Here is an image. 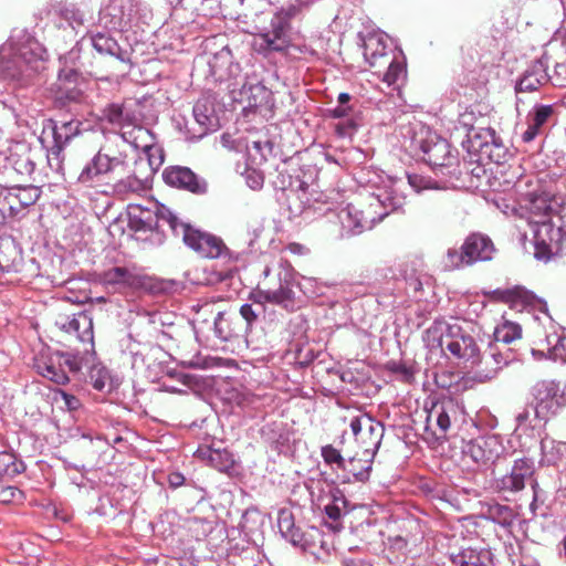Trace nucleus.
Here are the masks:
<instances>
[{"label": "nucleus", "instance_id": "nucleus-56", "mask_svg": "<svg viewBox=\"0 0 566 566\" xmlns=\"http://www.w3.org/2000/svg\"><path fill=\"white\" fill-rule=\"evenodd\" d=\"M59 397H60L61 401L63 402L64 407H65L67 410H70V411H72V410H76V409H78V408H80V406H81L80 400H78L75 396H73V395H71V394H67V392H66V391H64V390H61V389H60V390H56V391H55L54 399H55L56 401H59Z\"/></svg>", "mask_w": 566, "mask_h": 566}, {"label": "nucleus", "instance_id": "nucleus-47", "mask_svg": "<svg viewBox=\"0 0 566 566\" xmlns=\"http://www.w3.org/2000/svg\"><path fill=\"white\" fill-rule=\"evenodd\" d=\"M481 452L483 453L484 463L494 462L499 458L501 446L496 437H480L478 438Z\"/></svg>", "mask_w": 566, "mask_h": 566}, {"label": "nucleus", "instance_id": "nucleus-32", "mask_svg": "<svg viewBox=\"0 0 566 566\" xmlns=\"http://www.w3.org/2000/svg\"><path fill=\"white\" fill-rule=\"evenodd\" d=\"M197 455L221 472L231 469L234 463L232 453L226 449L203 447L197 450Z\"/></svg>", "mask_w": 566, "mask_h": 566}, {"label": "nucleus", "instance_id": "nucleus-39", "mask_svg": "<svg viewBox=\"0 0 566 566\" xmlns=\"http://www.w3.org/2000/svg\"><path fill=\"white\" fill-rule=\"evenodd\" d=\"M22 209L13 187L0 192V223H4L8 218L17 217Z\"/></svg>", "mask_w": 566, "mask_h": 566}, {"label": "nucleus", "instance_id": "nucleus-27", "mask_svg": "<svg viewBox=\"0 0 566 566\" xmlns=\"http://www.w3.org/2000/svg\"><path fill=\"white\" fill-rule=\"evenodd\" d=\"M326 496L328 502L324 511L326 516L333 522H339L343 516L354 510V505H352L344 492L338 488H332Z\"/></svg>", "mask_w": 566, "mask_h": 566}, {"label": "nucleus", "instance_id": "nucleus-22", "mask_svg": "<svg viewBox=\"0 0 566 566\" xmlns=\"http://www.w3.org/2000/svg\"><path fill=\"white\" fill-rule=\"evenodd\" d=\"M460 413V407L453 399H443L434 402L428 410L427 422L434 423L440 431L439 437H444L452 421H455Z\"/></svg>", "mask_w": 566, "mask_h": 566}, {"label": "nucleus", "instance_id": "nucleus-15", "mask_svg": "<svg viewBox=\"0 0 566 566\" xmlns=\"http://www.w3.org/2000/svg\"><path fill=\"white\" fill-rule=\"evenodd\" d=\"M294 19L281 10L271 20V30L259 34L255 44L261 51H282L287 44V33L290 30V20Z\"/></svg>", "mask_w": 566, "mask_h": 566}, {"label": "nucleus", "instance_id": "nucleus-63", "mask_svg": "<svg viewBox=\"0 0 566 566\" xmlns=\"http://www.w3.org/2000/svg\"><path fill=\"white\" fill-rule=\"evenodd\" d=\"M13 464V455L11 453L0 452V474H7L9 468Z\"/></svg>", "mask_w": 566, "mask_h": 566}, {"label": "nucleus", "instance_id": "nucleus-53", "mask_svg": "<svg viewBox=\"0 0 566 566\" xmlns=\"http://www.w3.org/2000/svg\"><path fill=\"white\" fill-rule=\"evenodd\" d=\"M462 452L465 457H469L475 464H485L478 439L465 442V444L462 448Z\"/></svg>", "mask_w": 566, "mask_h": 566}, {"label": "nucleus", "instance_id": "nucleus-52", "mask_svg": "<svg viewBox=\"0 0 566 566\" xmlns=\"http://www.w3.org/2000/svg\"><path fill=\"white\" fill-rule=\"evenodd\" d=\"M385 64L387 65V71L384 75L385 82H387L389 85L395 84L403 74L405 69L403 65L396 61V60H386Z\"/></svg>", "mask_w": 566, "mask_h": 566}, {"label": "nucleus", "instance_id": "nucleus-12", "mask_svg": "<svg viewBox=\"0 0 566 566\" xmlns=\"http://www.w3.org/2000/svg\"><path fill=\"white\" fill-rule=\"evenodd\" d=\"M349 427L364 455H375L384 437V426L367 415L352 418Z\"/></svg>", "mask_w": 566, "mask_h": 566}, {"label": "nucleus", "instance_id": "nucleus-31", "mask_svg": "<svg viewBox=\"0 0 566 566\" xmlns=\"http://www.w3.org/2000/svg\"><path fill=\"white\" fill-rule=\"evenodd\" d=\"M7 168L12 169L21 177H30L35 170L31 151L24 146L11 151L7 158Z\"/></svg>", "mask_w": 566, "mask_h": 566}, {"label": "nucleus", "instance_id": "nucleus-8", "mask_svg": "<svg viewBox=\"0 0 566 566\" xmlns=\"http://www.w3.org/2000/svg\"><path fill=\"white\" fill-rule=\"evenodd\" d=\"M535 463L530 458H520L514 460L511 470L495 481V486L501 492L517 493L526 485L533 491V502L531 509L534 510L538 496V483L535 476Z\"/></svg>", "mask_w": 566, "mask_h": 566}, {"label": "nucleus", "instance_id": "nucleus-45", "mask_svg": "<svg viewBox=\"0 0 566 566\" xmlns=\"http://www.w3.org/2000/svg\"><path fill=\"white\" fill-rule=\"evenodd\" d=\"M546 342L548 345V358L566 363V336L553 334L547 336Z\"/></svg>", "mask_w": 566, "mask_h": 566}, {"label": "nucleus", "instance_id": "nucleus-1", "mask_svg": "<svg viewBox=\"0 0 566 566\" xmlns=\"http://www.w3.org/2000/svg\"><path fill=\"white\" fill-rule=\"evenodd\" d=\"M424 340L431 349L449 350L455 358L470 363L480 361V348L475 339L459 324L437 319L426 331Z\"/></svg>", "mask_w": 566, "mask_h": 566}, {"label": "nucleus", "instance_id": "nucleus-23", "mask_svg": "<svg viewBox=\"0 0 566 566\" xmlns=\"http://www.w3.org/2000/svg\"><path fill=\"white\" fill-rule=\"evenodd\" d=\"M514 357L510 350H502L499 345L491 344L489 352L480 356L478 365L483 366L480 373L484 378L492 379L500 369L506 366Z\"/></svg>", "mask_w": 566, "mask_h": 566}, {"label": "nucleus", "instance_id": "nucleus-58", "mask_svg": "<svg viewBox=\"0 0 566 566\" xmlns=\"http://www.w3.org/2000/svg\"><path fill=\"white\" fill-rule=\"evenodd\" d=\"M226 323H227V319L224 317V313L223 312H219L214 318V333L216 335L221 338V339H229L231 334L230 332L226 328Z\"/></svg>", "mask_w": 566, "mask_h": 566}, {"label": "nucleus", "instance_id": "nucleus-17", "mask_svg": "<svg viewBox=\"0 0 566 566\" xmlns=\"http://www.w3.org/2000/svg\"><path fill=\"white\" fill-rule=\"evenodd\" d=\"M163 179L170 187L187 190L195 195L206 193L208 187L203 178L184 166L166 167L163 171Z\"/></svg>", "mask_w": 566, "mask_h": 566}, {"label": "nucleus", "instance_id": "nucleus-42", "mask_svg": "<svg viewBox=\"0 0 566 566\" xmlns=\"http://www.w3.org/2000/svg\"><path fill=\"white\" fill-rule=\"evenodd\" d=\"M102 280L105 284L116 285H134L136 283V276L129 272L126 268L115 266L105 271L102 275Z\"/></svg>", "mask_w": 566, "mask_h": 566}, {"label": "nucleus", "instance_id": "nucleus-21", "mask_svg": "<svg viewBox=\"0 0 566 566\" xmlns=\"http://www.w3.org/2000/svg\"><path fill=\"white\" fill-rule=\"evenodd\" d=\"M127 175L124 178H119L113 185V193L120 198H126L130 195H140L148 189V177L144 170H140L137 166H129L127 170H123L119 176Z\"/></svg>", "mask_w": 566, "mask_h": 566}, {"label": "nucleus", "instance_id": "nucleus-6", "mask_svg": "<svg viewBox=\"0 0 566 566\" xmlns=\"http://www.w3.org/2000/svg\"><path fill=\"white\" fill-rule=\"evenodd\" d=\"M176 223H180V220L165 206L157 208L155 212L140 207H136L129 212L130 229L136 232H150L147 240L158 245L165 241L163 227L167 224L172 231Z\"/></svg>", "mask_w": 566, "mask_h": 566}, {"label": "nucleus", "instance_id": "nucleus-18", "mask_svg": "<svg viewBox=\"0 0 566 566\" xmlns=\"http://www.w3.org/2000/svg\"><path fill=\"white\" fill-rule=\"evenodd\" d=\"M338 220L342 227V237H352L371 229L378 221L369 210L363 211L354 205H348L338 212Z\"/></svg>", "mask_w": 566, "mask_h": 566}, {"label": "nucleus", "instance_id": "nucleus-64", "mask_svg": "<svg viewBox=\"0 0 566 566\" xmlns=\"http://www.w3.org/2000/svg\"><path fill=\"white\" fill-rule=\"evenodd\" d=\"M108 120L113 124H120L123 119V108L119 105H112L108 108Z\"/></svg>", "mask_w": 566, "mask_h": 566}, {"label": "nucleus", "instance_id": "nucleus-25", "mask_svg": "<svg viewBox=\"0 0 566 566\" xmlns=\"http://www.w3.org/2000/svg\"><path fill=\"white\" fill-rule=\"evenodd\" d=\"M128 158L132 160V166H137L151 178L164 163V153L163 149L155 144L147 151L128 154Z\"/></svg>", "mask_w": 566, "mask_h": 566}, {"label": "nucleus", "instance_id": "nucleus-11", "mask_svg": "<svg viewBox=\"0 0 566 566\" xmlns=\"http://www.w3.org/2000/svg\"><path fill=\"white\" fill-rule=\"evenodd\" d=\"M34 367L41 376L57 385L69 382L70 378L67 371L75 374L81 369L80 361L76 357L59 352L50 355L48 358L41 357L35 359Z\"/></svg>", "mask_w": 566, "mask_h": 566}, {"label": "nucleus", "instance_id": "nucleus-44", "mask_svg": "<svg viewBox=\"0 0 566 566\" xmlns=\"http://www.w3.org/2000/svg\"><path fill=\"white\" fill-rule=\"evenodd\" d=\"M128 134L132 137L133 147L136 150L140 149L142 153L147 151L156 144L153 133L142 126L134 127Z\"/></svg>", "mask_w": 566, "mask_h": 566}, {"label": "nucleus", "instance_id": "nucleus-9", "mask_svg": "<svg viewBox=\"0 0 566 566\" xmlns=\"http://www.w3.org/2000/svg\"><path fill=\"white\" fill-rule=\"evenodd\" d=\"M533 238L535 259L546 263L562 253L566 232L552 221H536Z\"/></svg>", "mask_w": 566, "mask_h": 566}, {"label": "nucleus", "instance_id": "nucleus-34", "mask_svg": "<svg viewBox=\"0 0 566 566\" xmlns=\"http://www.w3.org/2000/svg\"><path fill=\"white\" fill-rule=\"evenodd\" d=\"M523 207L535 217H545L554 210L553 197L546 191L530 192L524 198Z\"/></svg>", "mask_w": 566, "mask_h": 566}, {"label": "nucleus", "instance_id": "nucleus-10", "mask_svg": "<svg viewBox=\"0 0 566 566\" xmlns=\"http://www.w3.org/2000/svg\"><path fill=\"white\" fill-rule=\"evenodd\" d=\"M172 233L176 237H181L189 248L205 258H220L227 252V247L220 238L193 229L182 221L172 227Z\"/></svg>", "mask_w": 566, "mask_h": 566}, {"label": "nucleus", "instance_id": "nucleus-24", "mask_svg": "<svg viewBox=\"0 0 566 566\" xmlns=\"http://www.w3.org/2000/svg\"><path fill=\"white\" fill-rule=\"evenodd\" d=\"M554 108L552 105H536L527 116V128L522 134V139L530 143L543 133L544 125L552 117Z\"/></svg>", "mask_w": 566, "mask_h": 566}, {"label": "nucleus", "instance_id": "nucleus-20", "mask_svg": "<svg viewBox=\"0 0 566 566\" xmlns=\"http://www.w3.org/2000/svg\"><path fill=\"white\" fill-rule=\"evenodd\" d=\"M405 182L402 180H395L389 187L381 190L374 197V202L369 203V209L381 207L384 209L378 217L381 221L391 211L400 209L406 202V193L403 192Z\"/></svg>", "mask_w": 566, "mask_h": 566}, {"label": "nucleus", "instance_id": "nucleus-50", "mask_svg": "<svg viewBox=\"0 0 566 566\" xmlns=\"http://www.w3.org/2000/svg\"><path fill=\"white\" fill-rule=\"evenodd\" d=\"M60 17L64 19L73 29L82 27L85 18L84 13L75 4H65L60 8Z\"/></svg>", "mask_w": 566, "mask_h": 566}, {"label": "nucleus", "instance_id": "nucleus-30", "mask_svg": "<svg viewBox=\"0 0 566 566\" xmlns=\"http://www.w3.org/2000/svg\"><path fill=\"white\" fill-rule=\"evenodd\" d=\"M193 117L202 128L200 135L216 130L219 126V120L216 115L213 104L208 98H201L195 104Z\"/></svg>", "mask_w": 566, "mask_h": 566}, {"label": "nucleus", "instance_id": "nucleus-61", "mask_svg": "<svg viewBox=\"0 0 566 566\" xmlns=\"http://www.w3.org/2000/svg\"><path fill=\"white\" fill-rule=\"evenodd\" d=\"M240 315L247 322L248 326H251L259 316V311L254 310L251 304H243L240 307Z\"/></svg>", "mask_w": 566, "mask_h": 566}, {"label": "nucleus", "instance_id": "nucleus-46", "mask_svg": "<svg viewBox=\"0 0 566 566\" xmlns=\"http://www.w3.org/2000/svg\"><path fill=\"white\" fill-rule=\"evenodd\" d=\"M92 44L94 49L102 53V54H109L117 56L119 52V45L117 44V41L113 39L112 36L104 34V33H97L92 38Z\"/></svg>", "mask_w": 566, "mask_h": 566}, {"label": "nucleus", "instance_id": "nucleus-19", "mask_svg": "<svg viewBox=\"0 0 566 566\" xmlns=\"http://www.w3.org/2000/svg\"><path fill=\"white\" fill-rule=\"evenodd\" d=\"M56 325L69 334H75L80 342L93 344V317L88 312L61 315L56 319Z\"/></svg>", "mask_w": 566, "mask_h": 566}, {"label": "nucleus", "instance_id": "nucleus-59", "mask_svg": "<svg viewBox=\"0 0 566 566\" xmlns=\"http://www.w3.org/2000/svg\"><path fill=\"white\" fill-rule=\"evenodd\" d=\"M81 96H82V92L80 90H76L74 87H72V88L65 87V88H63L62 86H60L57 99L63 102V103H66V102H80Z\"/></svg>", "mask_w": 566, "mask_h": 566}, {"label": "nucleus", "instance_id": "nucleus-48", "mask_svg": "<svg viewBox=\"0 0 566 566\" xmlns=\"http://www.w3.org/2000/svg\"><path fill=\"white\" fill-rule=\"evenodd\" d=\"M168 2L191 12L206 14L207 9L212 10L213 4L218 3L219 0H168Z\"/></svg>", "mask_w": 566, "mask_h": 566}, {"label": "nucleus", "instance_id": "nucleus-28", "mask_svg": "<svg viewBox=\"0 0 566 566\" xmlns=\"http://www.w3.org/2000/svg\"><path fill=\"white\" fill-rule=\"evenodd\" d=\"M22 264V253L11 238L0 239V269L4 272H18Z\"/></svg>", "mask_w": 566, "mask_h": 566}, {"label": "nucleus", "instance_id": "nucleus-54", "mask_svg": "<svg viewBox=\"0 0 566 566\" xmlns=\"http://www.w3.org/2000/svg\"><path fill=\"white\" fill-rule=\"evenodd\" d=\"M322 457L327 464H335L338 469H343L345 459L342 457L340 452L333 446L328 444L323 447Z\"/></svg>", "mask_w": 566, "mask_h": 566}, {"label": "nucleus", "instance_id": "nucleus-29", "mask_svg": "<svg viewBox=\"0 0 566 566\" xmlns=\"http://www.w3.org/2000/svg\"><path fill=\"white\" fill-rule=\"evenodd\" d=\"M293 298L294 292L290 289L287 283H281L280 287L276 290L259 291L253 294V300L259 305L260 310L263 307V303L265 302L289 308L293 305Z\"/></svg>", "mask_w": 566, "mask_h": 566}, {"label": "nucleus", "instance_id": "nucleus-40", "mask_svg": "<svg viewBox=\"0 0 566 566\" xmlns=\"http://www.w3.org/2000/svg\"><path fill=\"white\" fill-rule=\"evenodd\" d=\"M279 528L282 535L293 545L300 546L306 543L305 531L296 527L289 514L282 513L279 518Z\"/></svg>", "mask_w": 566, "mask_h": 566}, {"label": "nucleus", "instance_id": "nucleus-51", "mask_svg": "<svg viewBox=\"0 0 566 566\" xmlns=\"http://www.w3.org/2000/svg\"><path fill=\"white\" fill-rule=\"evenodd\" d=\"M63 148L64 146L54 143L46 156L50 169L57 174L63 170Z\"/></svg>", "mask_w": 566, "mask_h": 566}, {"label": "nucleus", "instance_id": "nucleus-13", "mask_svg": "<svg viewBox=\"0 0 566 566\" xmlns=\"http://www.w3.org/2000/svg\"><path fill=\"white\" fill-rule=\"evenodd\" d=\"M138 4V0H109L99 11L98 23L108 30L123 31L130 24Z\"/></svg>", "mask_w": 566, "mask_h": 566}, {"label": "nucleus", "instance_id": "nucleus-62", "mask_svg": "<svg viewBox=\"0 0 566 566\" xmlns=\"http://www.w3.org/2000/svg\"><path fill=\"white\" fill-rule=\"evenodd\" d=\"M261 515L256 510H247L242 515L241 527L245 532H251L253 528L250 526V522H255Z\"/></svg>", "mask_w": 566, "mask_h": 566}, {"label": "nucleus", "instance_id": "nucleus-26", "mask_svg": "<svg viewBox=\"0 0 566 566\" xmlns=\"http://www.w3.org/2000/svg\"><path fill=\"white\" fill-rule=\"evenodd\" d=\"M547 82H549L548 72L544 69L541 59H538L524 72L516 85V91L534 92Z\"/></svg>", "mask_w": 566, "mask_h": 566}, {"label": "nucleus", "instance_id": "nucleus-35", "mask_svg": "<svg viewBox=\"0 0 566 566\" xmlns=\"http://www.w3.org/2000/svg\"><path fill=\"white\" fill-rule=\"evenodd\" d=\"M449 559L452 566H492L489 551L465 548L458 554H451Z\"/></svg>", "mask_w": 566, "mask_h": 566}, {"label": "nucleus", "instance_id": "nucleus-55", "mask_svg": "<svg viewBox=\"0 0 566 566\" xmlns=\"http://www.w3.org/2000/svg\"><path fill=\"white\" fill-rule=\"evenodd\" d=\"M305 539H306V543L304 545H301V547L303 549H312L316 546V544H322L323 543V537H322V534H321V531L317 528V527H308L306 531H305Z\"/></svg>", "mask_w": 566, "mask_h": 566}, {"label": "nucleus", "instance_id": "nucleus-41", "mask_svg": "<svg viewBox=\"0 0 566 566\" xmlns=\"http://www.w3.org/2000/svg\"><path fill=\"white\" fill-rule=\"evenodd\" d=\"M494 343L493 344H502L507 345L512 342L520 339L522 336V328L518 324L505 321L503 324L499 325L494 331Z\"/></svg>", "mask_w": 566, "mask_h": 566}, {"label": "nucleus", "instance_id": "nucleus-14", "mask_svg": "<svg viewBox=\"0 0 566 566\" xmlns=\"http://www.w3.org/2000/svg\"><path fill=\"white\" fill-rule=\"evenodd\" d=\"M422 159L432 168L451 167L457 163V156L450 144L434 133L419 142Z\"/></svg>", "mask_w": 566, "mask_h": 566}, {"label": "nucleus", "instance_id": "nucleus-36", "mask_svg": "<svg viewBox=\"0 0 566 566\" xmlns=\"http://www.w3.org/2000/svg\"><path fill=\"white\" fill-rule=\"evenodd\" d=\"M373 458L374 455H355L348 460H345L342 470L347 472L348 475H352L355 481H366L369 478ZM347 479L350 480L349 476H347Z\"/></svg>", "mask_w": 566, "mask_h": 566}, {"label": "nucleus", "instance_id": "nucleus-38", "mask_svg": "<svg viewBox=\"0 0 566 566\" xmlns=\"http://www.w3.org/2000/svg\"><path fill=\"white\" fill-rule=\"evenodd\" d=\"M82 123L77 119L62 120L53 127V139L55 144L66 146L72 138L81 133Z\"/></svg>", "mask_w": 566, "mask_h": 566}, {"label": "nucleus", "instance_id": "nucleus-4", "mask_svg": "<svg viewBox=\"0 0 566 566\" xmlns=\"http://www.w3.org/2000/svg\"><path fill=\"white\" fill-rule=\"evenodd\" d=\"M495 252L496 249L490 237L473 232L464 239L460 250L455 248L448 249L443 256V268L447 271H453L473 265L476 262L490 261Z\"/></svg>", "mask_w": 566, "mask_h": 566}, {"label": "nucleus", "instance_id": "nucleus-60", "mask_svg": "<svg viewBox=\"0 0 566 566\" xmlns=\"http://www.w3.org/2000/svg\"><path fill=\"white\" fill-rule=\"evenodd\" d=\"M407 180H408V185L411 188H413L417 192L422 190V189H427V188H431L432 187L431 180L426 179V178H423L422 176H419V175H408L407 176Z\"/></svg>", "mask_w": 566, "mask_h": 566}, {"label": "nucleus", "instance_id": "nucleus-3", "mask_svg": "<svg viewBox=\"0 0 566 566\" xmlns=\"http://www.w3.org/2000/svg\"><path fill=\"white\" fill-rule=\"evenodd\" d=\"M42 45L25 30H13L10 39L2 48V57H8L7 71L12 77L23 75L29 69L38 70L43 59Z\"/></svg>", "mask_w": 566, "mask_h": 566}, {"label": "nucleus", "instance_id": "nucleus-2", "mask_svg": "<svg viewBox=\"0 0 566 566\" xmlns=\"http://www.w3.org/2000/svg\"><path fill=\"white\" fill-rule=\"evenodd\" d=\"M210 72L219 82H229L228 87L233 94L238 93L241 99H248L252 107L268 104L271 92L262 84H248L245 77H241L238 63L232 60L229 49H222L213 55L209 62Z\"/></svg>", "mask_w": 566, "mask_h": 566}, {"label": "nucleus", "instance_id": "nucleus-7", "mask_svg": "<svg viewBox=\"0 0 566 566\" xmlns=\"http://www.w3.org/2000/svg\"><path fill=\"white\" fill-rule=\"evenodd\" d=\"M132 166V160L127 153H118L111 155L99 149L94 157L83 167L77 180L87 186L98 182L102 177L112 175L119 177L123 170H127Z\"/></svg>", "mask_w": 566, "mask_h": 566}, {"label": "nucleus", "instance_id": "nucleus-49", "mask_svg": "<svg viewBox=\"0 0 566 566\" xmlns=\"http://www.w3.org/2000/svg\"><path fill=\"white\" fill-rule=\"evenodd\" d=\"M13 189L18 196V201L21 203L23 209L34 205L41 195L40 188L32 185L14 186Z\"/></svg>", "mask_w": 566, "mask_h": 566}, {"label": "nucleus", "instance_id": "nucleus-5", "mask_svg": "<svg viewBox=\"0 0 566 566\" xmlns=\"http://www.w3.org/2000/svg\"><path fill=\"white\" fill-rule=\"evenodd\" d=\"M535 418L547 422L566 407V384L542 379L536 381L530 390Z\"/></svg>", "mask_w": 566, "mask_h": 566}, {"label": "nucleus", "instance_id": "nucleus-33", "mask_svg": "<svg viewBox=\"0 0 566 566\" xmlns=\"http://www.w3.org/2000/svg\"><path fill=\"white\" fill-rule=\"evenodd\" d=\"M387 45L382 35L370 33L363 42V53L370 66H377L380 60H387Z\"/></svg>", "mask_w": 566, "mask_h": 566}, {"label": "nucleus", "instance_id": "nucleus-16", "mask_svg": "<svg viewBox=\"0 0 566 566\" xmlns=\"http://www.w3.org/2000/svg\"><path fill=\"white\" fill-rule=\"evenodd\" d=\"M541 62L548 72L553 67V73H548L549 82L555 86H566V43L562 41H551L545 45Z\"/></svg>", "mask_w": 566, "mask_h": 566}, {"label": "nucleus", "instance_id": "nucleus-37", "mask_svg": "<svg viewBox=\"0 0 566 566\" xmlns=\"http://www.w3.org/2000/svg\"><path fill=\"white\" fill-rule=\"evenodd\" d=\"M489 138L495 143V133L491 128H469L467 139L462 145L469 153H476L489 144Z\"/></svg>", "mask_w": 566, "mask_h": 566}, {"label": "nucleus", "instance_id": "nucleus-57", "mask_svg": "<svg viewBox=\"0 0 566 566\" xmlns=\"http://www.w3.org/2000/svg\"><path fill=\"white\" fill-rule=\"evenodd\" d=\"M244 179L247 185L252 190H259L263 187L264 178L262 172L255 170V169H247L244 174Z\"/></svg>", "mask_w": 566, "mask_h": 566}, {"label": "nucleus", "instance_id": "nucleus-43", "mask_svg": "<svg viewBox=\"0 0 566 566\" xmlns=\"http://www.w3.org/2000/svg\"><path fill=\"white\" fill-rule=\"evenodd\" d=\"M486 514L490 520L502 526H511L515 520V513L513 509L499 503L489 505Z\"/></svg>", "mask_w": 566, "mask_h": 566}]
</instances>
